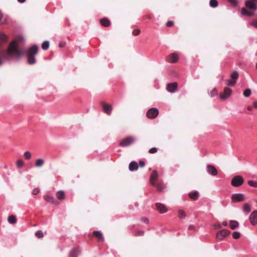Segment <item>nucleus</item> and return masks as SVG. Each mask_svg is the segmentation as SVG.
I'll return each mask as SVG.
<instances>
[{
    "instance_id": "obj_1",
    "label": "nucleus",
    "mask_w": 257,
    "mask_h": 257,
    "mask_svg": "<svg viewBox=\"0 0 257 257\" xmlns=\"http://www.w3.org/2000/svg\"><path fill=\"white\" fill-rule=\"evenodd\" d=\"M22 54L23 52L18 48V41L17 39L13 40L10 43L7 50L0 51L1 57L6 60H10L12 56L19 58Z\"/></svg>"
},
{
    "instance_id": "obj_2",
    "label": "nucleus",
    "mask_w": 257,
    "mask_h": 257,
    "mask_svg": "<svg viewBox=\"0 0 257 257\" xmlns=\"http://www.w3.org/2000/svg\"><path fill=\"white\" fill-rule=\"evenodd\" d=\"M254 0L247 1L245 3L246 8H242L240 12L242 15L251 17L254 15V12L256 9V5L254 2Z\"/></svg>"
},
{
    "instance_id": "obj_3",
    "label": "nucleus",
    "mask_w": 257,
    "mask_h": 257,
    "mask_svg": "<svg viewBox=\"0 0 257 257\" xmlns=\"http://www.w3.org/2000/svg\"><path fill=\"white\" fill-rule=\"evenodd\" d=\"M39 47L37 45H33L25 50V53L28 58V63L33 65L36 63L35 56L37 54Z\"/></svg>"
},
{
    "instance_id": "obj_4",
    "label": "nucleus",
    "mask_w": 257,
    "mask_h": 257,
    "mask_svg": "<svg viewBox=\"0 0 257 257\" xmlns=\"http://www.w3.org/2000/svg\"><path fill=\"white\" fill-rule=\"evenodd\" d=\"M135 139L133 136H128L123 139L119 143L120 146L122 147H127L133 144L135 142Z\"/></svg>"
},
{
    "instance_id": "obj_5",
    "label": "nucleus",
    "mask_w": 257,
    "mask_h": 257,
    "mask_svg": "<svg viewBox=\"0 0 257 257\" xmlns=\"http://www.w3.org/2000/svg\"><path fill=\"white\" fill-rule=\"evenodd\" d=\"M159 114V110L155 107L150 108L147 112L146 116L150 119L155 118Z\"/></svg>"
},
{
    "instance_id": "obj_6",
    "label": "nucleus",
    "mask_w": 257,
    "mask_h": 257,
    "mask_svg": "<svg viewBox=\"0 0 257 257\" xmlns=\"http://www.w3.org/2000/svg\"><path fill=\"white\" fill-rule=\"evenodd\" d=\"M245 199L244 195L241 193H235L231 196V201L233 203L242 202Z\"/></svg>"
},
{
    "instance_id": "obj_7",
    "label": "nucleus",
    "mask_w": 257,
    "mask_h": 257,
    "mask_svg": "<svg viewBox=\"0 0 257 257\" xmlns=\"http://www.w3.org/2000/svg\"><path fill=\"white\" fill-rule=\"evenodd\" d=\"M231 185L234 187H239L243 183V179L240 176L234 177L231 180Z\"/></svg>"
},
{
    "instance_id": "obj_8",
    "label": "nucleus",
    "mask_w": 257,
    "mask_h": 257,
    "mask_svg": "<svg viewBox=\"0 0 257 257\" xmlns=\"http://www.w3.org/2000/svg\"><path fill=\"white\" fill-rule=\"evenodd\" d=\"M232 93V90L226 87L224 88L223 92L220 93V98L222 100H225L228 98Z\"/></svg>"
},
{
    "instance_id": "obj_9",
    "label": "nucleus",
    "mask_w": 257,
    "mask_h": 257,
    "mask_svg": "<svg viewBox=\"0 0 257 257\" xmlns=\"http://www.w3.org/2000/svg\"><path fill=\"white\" fill-rule=\"evenodd\" d=\"M101 105L103 108V111L108 115H110L112 110V107L104 101L101 102Z\"/></svg>"
},
{
    "instance_id": "obj_10",
    "label": "nucleus",
    "mask_w": 257,
    "mask_h": 257,
    "mask_svg": "<svg viewBox=\"0 0 257 257\" xmlns=\"http://www.w3.org/2000/svg\"><path fill=\"white\" fill-rule=\"evenodd\" d=\"M178 59L179 57L177 54L173 53L167 56L166 60L169 63H175L178 61Z\"/></svg>"
},
{
    "instance_id": "obj_11",
    "label": "nucleus",
    "mask_w": 257,
    "mask_h": 257,
    "mask_svg": "<svg viewBox=\"0 0 257 257\" xmlns=\"http://www.w3.org/2000/svg\"><path fill=\"white\" fill-rule=\"evenodd\" d=\"M155 206L156 209L160 213H164L168 211V209L165 205L162 204L161 203H156L155 204Z\"/></svg>"
},
{
    "instance_id": "obj_12",
    "label": "nucleus",
    "mask_w": 257,
    "mask_h": 257,
    "mask_svg": "<svg viewBox=\"0 0 257 257\" xmlns=\"http://www.w3.org/2000/svg\"><path fill=\"white\" fill-rule=\"evenodd\" d=\"M230 232L229 230L223 229L217 233L216 237L218 239L222 240L225 237L227 236Z\"/></svg>"
},
{
    "instance_id": "obj_13",
    "label": "nucleus",
    "mask_w": 257,
    "mask_h": 257,
    "mask_svg": "<svg viewBox=\"0 0 257 257\" xmlns=\"http://www.w3.org/2000/svg\"><path fill=\"white\" fill-rule=\"evenodd\" d=\"M249 219L252 225H255L257 223V211H253L250 215Z\"/></svg>"
},
{
    "instance_id": "obj_14",
    "label": "nucleus",
    "mask_w": 257,
    "mask_h": 257,
    "mask_svg": "<svg viewBox=\"0 0 257 257\" xmlns=\"http://www.w3.org/2000/svg\"><path fill=\"white\" fill-rule=\"evenodd\" d=\"M207 172L212 175V176H216L218 174V171L217 169L211 165H208L207 166Z\"/></svg>"
},
{
    "instance_id": "obj_15",
    "label": "nucleus",
    "mask_w": 257,
    "mask_h": 257,
    "mask_svg": "<svg viewBox=\"0 0 257 257\" xmlns=\"http://www.w3.org/2000/svg\"><path fill=\"white\" fill-rule=\"evenodd\" d=\"M178 84L176 82L169 83L167 85V90L170 92H174L177 89Z\"/></svg>"
},
{
    "instance_id": "obj_16",
    "label": "nucleus",
    "mask_w": 257,
    "mask_h": 257,
    "mask_svg": "<svg viewBox=\"0 0 257 257\" xmlns=\"http://www.w3.org/2000/svg\"><path fill=\"white\" fill-rule=\"evenodd\" d=\"M93 234L97 238L98 242H103L104 241L103 235L99 231H94Z\"/></svg>"
},
{
    "instance_id": "obj_17",
    "label": "nucleus",
    "mask_w": 257,
    "mask_h": 257,
    "mask_svg": "<svg viewBox=\"0 0 257 257\" xmlns=\"http://www.w3.org/2000/svg\"><path fill=\"white\" fill-rule=\"evenodd\" d=\"M158 177V174L157 171L156 170L154 171L150 177V182L153 186L155 185V181L157 179Z\"/></svg>"
},
{
    "instance_id": "obj_18",
    "label": "nucleus",
    "mask_w": 257,
    "mask_h": 257,
    "mask_svg": "<svg viewBox=\"0 0 257 257\" xmlns=\"http://www.w3.org/2000/svg\"><path fill=\"white\" fill-rule=\"evenodd\" d=\"M44 199L46 201L50 202L52 204H54L55 205L58 204V202L56 201L53 197L50 196L49 195H46L44 197Z\"/></svg>"
},
{
    "instance_id": "obj_19",
    "label": "nucleus",
    "mask_w": 257,
    "mask_h": 257,
    "mask_svg": "<svg viewBox=\"0 0 257 257\" xmlns=\"http://www.w3.org/2000/svg\"><path fill=\"white\" fill-rule=\"evenodd\" d=\"M57 198L60 200H64L65 198V194L63 191L60 190L57 192L56 194Z\"/></svg>"
},
{
    "instance_id": "obj_20",
    "label": "nucleus",
    "mask_w": 257,
    "mask_h": 257,
    "mask_svg": "<svg viewBox=\"0 0 257 257\" xmlns=\"http://www.w3.org/2000/svg\"><path fill=\"white\" fill-rule=\"evenodd\" d=\"M101 25L104 27H108L110 25V21L106 18H104L100 20Z\"/></svg>"
},
{
    "instance_id": "obj_21",
    "label": "nucleus",
    "mask_w": 257,
    "mask_h": 257,
    "mask_svg": "<svg viewBox=\"0 0 257 257\" xmlns=\"http://www.w3.org/2000/svg\"><path fill=\"white\" fill-rule=\"evenodd\" d=\"M45 163V161L42 159H38L36 160L35 166L37 168H41L42 167Z\"/></svg>"
},
{
    "instance_id": "obj_22",
    "label": "nucleus",
    "mask_w": 257,
    "mask_h": 257,
    "mask_svg": "<svg viewBox=\"0 0 257 257\" xmlns=\"http://www.w3.org/2000/svg\"><path fill=\"white\" fill-rule=\"evenodd\" d=\"M138 169V165L137 162L133 161L129 165V169L130 171H133L137 170Z\"/></svg>"
},
{
    "instance_id": "obj_23",
    "label": "nucleus",
    "mask_w": 257,
    "mask_h": 257,
    "mask_svg": "<svg viewBox=\"0 0 257 257\" xmlns=\"http://www.w3.org/2000/svg\"><path fill=\"white\" fill-rule=\"evenodd\" d=\"M189 196L192 200H196L199 196V193L197 191L192 192L189 193Z\"/></svg>"
},
{
    "instance_id": "obj_24",
    "label": "nucleus",
    "mask_w": 257,
    "mask_h": 257,
    "mask_svg": "<svg viewBox=\"0 0 257 257\" xmlns=\"http://www.w3.org/2000/svg\"><path fill=\"white\" fill-rule=\"evenodd\" d=\"M79 252V250L78 248H75L72 250L69 253L70 257H77Z\"/></svg>"
},
{
    "instance_id": "obj_25",
    "label": "nucleus",
    "mask_w": 257,
    "mask_h": 257,
    "mask_svg": "<svg viewBox=\"0 0 257 257\" xmlns=\"http://www.w3.org/2000/svg\"><path fill=\"white\" fill-rule=\"evenodd\" d=\"M8 37L4 33H0V45L7 42Z\"/></svg>"
},
{
    "instance_id": "obj_26",
    "label": "nucleus",
    "mask_w": 257,
    "mask_h": 257,
    "mask_svg": "<svg viewBox=\"0 0 257 257\" xmlns=\"http://www.w3.org/2000/svg\"><path fill=\"white\" fill-rule=\"evenodd\" d=\"M230 227L232 229H235L239 225V223L237 221L234 220H230L229 221Z\"/></svg>"
},
{
    "instance_id": "obj_27",
    "label": "nucleus",
    "mask_w": 257,
    "mask_h": 257,
    "mask_svg": "<svg viewBox=\"0 0 257 257\" xmlns=\"http://www.w3.org/2000/svg\"><path fill=\"white\" fill-rule=\"evenodd\" d=\"M8 222L11 224L16 223L17 222L16 216L13 215L9 216L8 217Z\"/></svg>"
},
{
    "instance_id": "obj_28",
    "label": "nucleus",
    "mask_w": 257,
    "mask_h": 257,
    "mask_svg": "<svg viewBox=\"0 0 257 257\" xmlns=\"http://www.w3.org/2000/svg\"><path fill=\"white\" fill-rule=\"evenodd\" d=\"M243 210L244 212H249L251 211L250 205L248 203H245L243 205Z\"/></svg>"
},
{
    "instance_id": "obj_29",
    "label": "nucleus",
    "mask_w": 257,
    "mask_h": 257,
    "mask_svg": "<svg viewBox=\"0 0 257 257\" xmlns=\"http://www.w3.org/2000/svg\"><path fill=\"white\" fill-rule=\"evenodd\" d=\"M225 81L226 82V84L229 86H233L236 83V81L233 80L232 79L226 80Z\"/></svg>"
},
{
    "instance_id": "obj_30",
    "label": "nucleus",
    "mask_w": 257,
    "mask_h": 257,
    "mask_svg": "<svg viewBox=\"0 0 257 257\" xmlns=\"http://www.w3.org/2000/svg\"><path fill=\"white\" fill-rule=\"evenodd\" d=\"M231 79L236 81L238 78V73L237 71H233L230 75Z\"/></svg>"
},
{
    "instance_id": "obj_31",
    "label": "nucleus",
    "mask_w": 257,
    "mask_h": 257,
    "mask_svg": "<svg viewBox=\"0 0 257 257\" xmlns=\"http://www.w3.org/2000/svg\"><path fill=\"white\" fill-rule=\"evenodd\" d=\"M186 213L183 210H179L178 217L181 219H184L186 217Z\"/></svg>"
},
{
    "instance_id": "obj_32",
    "label": "nucleus",
    "mask_w": 257,
    "mask_h": 257,
    "mask_svg": "<svg viewBox=\"0 0 257 257\" xmlns=\"http://www.w3.org/2000/svg\"><path fill=\"white\" fill-rule=\"evenodd\" d=\"M209 4L210 7L215 8L218 6V2L216 0H210Z\"/></svg>"
},
{
    "instance_id": "obj_33",
    "label": "nucleus",
    "mask_w": 257,
    "mask_h": 257,
    "mask_svg": "<svg viewBox=\"0 0 257 257\" xmlns=\"http://www.w3.org/2000/svg\"><path fill=\"white\" fill-rule=\"evenodd\" d=\"M49 47V43L47 41H44L42 44V48L44 50H47Z\"/></svg>"
},
{
    "instance_id": "obj_34",
    "label": "nucleus",
    "mask_w": 257,
    "mask_h": 257,
    "mask_svg": "<svg viewBox=\"0 0 257 257\" xmlns=\"http://www.w3.org/2000/svg\"><path fill=\"white\" fill-rule=\"evenodd\" d=\"M24 156L27 160H30L32 157L31 153L29 151H26L24 154Z\"/></svg>"
},
{
    "instance_id": "obj_35",
    "label": "nucleus",
    "mask_w": 257,
    "mask_h": 257,
    "mask_svg": "<svg viewBox=\"0 0 257 257\" xmlns=\"http://www.w3.org/2000/svg\"><path fill=\"white\" fill-rule=\"evenodd\" d=\"M154 186L156 187L158 191H161L163 190V188H164L163 185L162 183H157V184H156L155 183V185Z\"/></svg>"
},
{
    "instance_id": "obj_36",
    "label": "nucleus",
    "mask_w": 257,
    "mask_h": 257,
    "mask_svg": "<svg viewBox=\"0 0 257 257\" xmlns=\"http://www.w3.org/2000/svg\"><path fill=\"white\" fill-rule=\"evenodd\" d=\"M251 94V90L249 88L246 89L243 92V95L246 97H249Z\"/></svg>"
},
{
    "instance_id": "obj_37",
    "label": "nucleus",
    "mask_w": 257,
    "mask_h": 257,
    "mask_svg": "<svg viewBox=\"0 0 257 257\" xmlns=\"http://www.w3.org/2000/svg\"><path fill=\"white\" fill-rule=\"evenodd\" d=\"M24 165V161L22 160H18L17 161L16 165L18 168H22Z\"/></svg>"
},
{
    "instance_id": "obj_38",
    "label": "nucleus",
    "mask_w": 257,
    "mask_h": 257,
    "mask_svg": "<svg viewBox=\"0 0 257 257\" xmlns=\"http://www.w3.org/2000/svg\"><path fill=\"white\" fill-rule=\"evenodd\" d=\"M36 236L38 238H42L44 237L43 233L41 230H38L35 233Z\"/></svg>"
},
{
    "instance_id": "obj_39",
    "label": "nucleus",
    "mask_w": 257,
    "mask_h": 257,
    "mask_svg": "<svg viewBox=\"0 0 257 257\" xmlns=\"http://www.w3.org/2000/svg\"><path fill=\"white\" fill-rule=\"evenodd\" d=\"M240 233L239 232L235 231L232 233V237L234 239H238L240 237Z\"/></svg>"
},
{
    "instance_id": "obj_40",
    "label": "nucleus",
    "mask_w": 257,
    "mask_h": 257,
    "mask_svg": "<svg viewBox=\"0 0 257 257\" xmlns=\"http://www.w3.org/2000/svg\"><path fill=\"white\" fill-rule=\"evenodd\" d=\"M141 31L140 29H137L133 31V35L134 36H138L140 34Z\"/></svg>"
},
{
    "instance_id": "obj_41",
    "label": "nucleus",
    "mask_w": 257,
    "mask_h": 257,
    "mask_svg": "<svg viewBox=\"0 0 257 257\" xmlns=\"http://www.w3.org/2000/svg\"><path fill=\"white\" fill-rule=\"evenodd\" d=\"M158 151V149L157 148H152L149 150V153L150 154H155Z\"/></svg>"
},
{
    "instance_id": "obj_42",
    "label": "nucleus",
    "mask_w": 257,
    "mask_h": 257,
    "mask_svg": "<svg viewBox=\"0 0 257 257\" xmlns=\"http://www.w3.org/2000/svg\"><path fill=\"white\" fill-rule=\"evenodd\" d=\"M144 231L143 230H138L137 231L136 234H135L136 236H143L144 235Z\"/></svg>"
},
{
    "instance_id": "obj_43",
    "label": "nucleus",
    "mask_w": 257,
    "mask_h": 257,
    "mask_svg": "<svg viewBox=\"0 0 257 257\" xmlns=\"http://www.w3.org/2000/svg\"><path fill=\"white\" fill-rule=\"evenodd\" d=\"M248 184L250 186L252 187H256L257 186V183L255 182L252 181H249L248 182Z\"/></svg>"
},
{
    "instance_id": "obj_44",
    "label": "nucleus",
    "mask_w": 257,
    "mask_h": 257,
    "mask_svg": "<svg viewBox=\"0 0 257 257\" xmlns=\"http://www.w3.org/2000/svg\"><path fill=\"white\" fill-rule=\"evenodd\" d=\"M250 24L253 26L255 28H257V20H254L250 23Z\"/></svg>"
},
{
    "instance_id": "obj_45",
    "label": "nucleus",
    "mask_w": 257,
    "mask_h": 257,
    "mask_svg": "<svg viewBox=\"0 0 257 257\" xmlns=\"http://www.w3.org/2000/svg\"><path fill=\"white\" fill-rule=\"evenodd\" d=\"M40 190L38 188H35L32 192L33 195H37L39 193Z\"/></svg>"
},
{
    "instance_id": "obj_46",
    "label": "nucleus",
    "mask_w": 257,
    "mask_h": 257,
    "mask_svg": "<svg viewBox=\"0 0 257 257\" xmlns=\"http://www.w3.org/2000/svg\"><path fill=\"white\" fill-rule=\"evenodd\" d=\"M174 25V22L173 21H168L167 24H166V26L168 27H172Z\"/></svg>"
},
{
    "instance_id": "obj_47",
    "label": "nucleus",
    "mask_w": 257,
    "mask_h": 257,
    "mask_svg": "<svg viewBox=\"0 0 257 257\" xmlns=\"http://www.w3.org/2000/svg\"><path fill=\"white\" fill-rule=\"evenodd\" d=\"M221 227H222L221 225L219 223H216L214 225V228L215 229H217V228H221Z\"/></svg>"
},
{
    "instance_id": "obj_48",
    "label": "nucleus",
    "mask_w": 257,
    "mask_h": 257,
    "mask_svg": "<svg viewBox=\"0 0 257 257\" xmlns=\"http://www.w3.org/2000/svg\"><path fill=\"white\" fill-rule=\"evenodd\" d=\"M66 45V42H60L59 44V46L60 48H63Z\"/></svg>"
},
{
    "instance_id": "obj_49",
    "label": "nucleus",
    "mask_w": 257,
    "mask_h": 257,
    "mask_svg": "<svg viewBox=\"0 0 257 257\" xmlns=\"http://www.w3.org/2000/svg\"><path fill=\"white\" fill-rule=\"evenodd\" d=\"M142 221L146 224H148L149 223V221L148 219L147 218H145V217L142 218Z\"/></svg>"
},
{
    "instance_id": "obj_50",
    "label": "nucleus",
    "mask_w": 257,
    "mask_h": 257,
    "mask_svg": "<svg viewBox=\"0 0 257 257\" xmlns=\"http://www.w3.org/2000/svg\"><path fill=\"white\" fill-rule=\"evenodd\" d=\"M145 165V162H143V161H139V165L141 167H144Z\"/></svg>"
},
{
    "instance_id": "obj_51",
    "label": "nucleus",
    "mask_w": 257,
    "mask_h": 257,
    "mask_svg": "<svg viewBox=\"0 0 257 257\" xmlns=\"http://www.w3.org/2000/svg\"><path fill=\"white\" fill-rule=\"evenodd\" d=\"M227 1L234 5H236V4H237V2L235 0H227Z\"/></svg>"
},
{
    "instance_id": "obj_52",
    "label": "nucleus",
    "mask_w": 257,
    "mask_h": 257,
    "mask_svg": "<svg viewBox=\"0 0 257 257\" xmlns=\"http://www.w3.org/2000/svg\"><path fill=\"white\" fill-rule=\"evenodd\" d=\"M195 228V226L194 225H190L189 226L188 229L189 230H193Z\"/></svg>"
},
{
    "instance_id": "obj_53",
    "label": "nucleus",
    "mask_w": 257,
    "mask_h": 257,
    "mask_svg": "<svg viewBox=\"0 0 257 257\" xmlns=\"http://www.w3.org/2000/svg\"><path fill=\"white\" fill-rule=\"evenodd\" d=\"M253 105L254 107L257 108V101H254Z\"/></svg>"
},
{
    "instance_id": "obj_54",
    "label": "nucleus",
    "mask_w": 257,
    "mask_h": 257,
    "mask_svg": "<svg viewBox=\"0 0 257 257\" xmlns=\"http://www.w3.org/2000/svg\"><path fill=\"white\" fill-rule=\"evenodd\" d=\"M252 108H253V106H249L247 107V109L248 110H251L252 109Z\"/></svg>"
},
{
    "instance_id": "obj_55",
    "label": "nucleus",
    "mask_w": 257,
    "mask_h": 257,
    "mask_svg": "<svg viewBox=\"0 0 257 257\" xmlns=\"http://www.w3.org/2000/svg\"><path fill=\"white\" fill-rule=\"evenodd\" d=\"M222 225L224 226H227V222L225 221H223L222 222Z\"/></svg>"
},
{
    "instance_id": "obj_56",
    "label": "nucleus",
    "mask_w": 257,
    "mask_h": 257,
    "mask_svg": "<svg viewBox=\"0 0 257 257\" xmlns=\"http://www.w3.org/2000/svg\"><path fill=\"white\" fill-rule=\"evenodd\" d=\"M18 1L21 3H24L26 0H18Z\"/></svg>"
},
{
    "instance_id": "obj_57",
    "label": "nucleus",
    "mask_w": 257,
    "mask_h": 257,
    "mask_svg": "<svg viewBox=\"0 0 257 257\" xmlns=\"http://www.w3.org/2000/svg\"><path fill=\"white\" fill-rule=\"evenodd\" d=\"M2 18H3V15L1 13V12H0V21H1Z\"/></svg>"
},
{
    "instance_id": "obj_58",
    "label": "nucleus",
    "mask_w": 257,
    "mask_h": 257,
    "mask_svg": "<svg viewBox=\"0 0 257 257\" xmlns=\"http://www.w3.org/2000/svg\"><path fill=\"white\" fill-rule=\"evenodd\" d=\"M148 19H151V16H149L148 17Z\"/></svg>"
}]
</instances>
